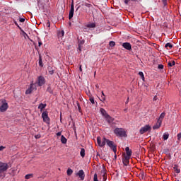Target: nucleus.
Segmentation results:
<instances>
[{
    "label": "nucleus",
    "mask_w": 181,
    "mask_h": 181,
    "mask_svg": "<svg viewBox=\"0 0 181 181\" xmlns=\"http://www.w3.org/2000/svg\"><path fill=\"white\" fill-rule=\"evenodd\" d=\"M62 136V132H59L58 133H57V136Z\"/></svg>",
    "instance_id": "obj_49"
},
{
    "label": "nucleus",
    "mask_w": 181,
    "mask_h": 181,
    "mask_svg": "<svg viewBox=\"0 0 181 181\" xmlns=\"http://www.w3.org/2000/svg\"><path fill=\"white\" fill-rule=\"evenodd\" d=\"M175 181H179V180H176Z\"/></svg>",
    "instance_id": "obj_60"
},
{
    "label": "nucleus",
    "mask_w": 181,
    "mask_h": 181,
    "mask_svg": "<svg viewBox=\"0 0 181 181\" xmlns=\"http://www.w3.org/2000/svg\"><path fill=\"white\" fill-rule=\"evenodd\" d=\"M162 125V119H158L157 123L153 127V129H159Z\"/></svg>",
    "instance_id": "obj_14"
},
{
    "label": "nucleus",
    "mask_w": 181,
    "mask_h": 181,
    "mask_svg": "<svg viewBox=\"0 0 181 181\" xmlns=\"http://www.w3.org/2000/svg\"><path fill=\"white\" fill-rule=\"evenodd\" d=\"M163 64H158V69H159L160 70H163Z\"/></svg>",
    "instance_id": "obj_43"
},
{
    "label": "nucleus",
    "mask_w": 181,
    "mask_h": 181,
    "mask_svg": "<svg viewBox=\"0 0 181 181\" xmlns=\"http://www.w3.org/2000/svg\"><path fill=\"white\" fill-rule=\"evenodd\" d=\"M42 45H43V43H42V41H40V39L38 38V46H39V47H40L42 46Z\"/></svg>",
    "instance_id": "obj_45"
},
{
    "label": "nucleus",
    "mask_w": 181,
    "mask_h": 181,
    "mask_svg": "<svg viewBox=\"0 0 181 181\" xmlns=\"http://www.w3.org/2000/svg\"><path fill=\"white\" fill-rule=\"evenodd\" d=\"M127 111H128V109H124V112H127Z\"/></svg>",
    "instance_id": "obj_57"
},
{
    "label": "nucleus",
    "mask_w": 181,
    "mask_h": 181,
    "mask_svg": "<svg viewBox=\"0 0 181 181\" xmlns=\"http://www.w3.org/2000/svg\"><path fill=\"white\" fill-rule=\"evenodd\" d=\"M3 149H5V146H0V151H2Z\"/></svg>",
    "instance_id": "obj_51"
},
{
    "label": "nucleus",
    "mask_w": 181,
    "mask_h": 181,
    "mask_svg": "<svg viewBox=\"0 0 181 181\" xmlns=\"http://www.w3.org/2000/svg\"><path fill=\"white\" fill-rule=\"evenodd\" d=\"M84 43H85L84 40H81V41L79 42L78 45H80L81 46L82 45H84Z\"/></svg>",
    "instance_id": "obj_46"
},
{
    "label": "nucleus",
    "mask_w": 181,
    "mask_h": 181,
    "mask_svg": "<svg viewBox=\"0 0 181 181\" xmlns=\"http://www.w3.org/2000/svg\"><path fill=\"white\" fill-rule=\"evenodd\" d=\"M136 0H124V4L125 5H128L129 3H130L131 1H135Z\"/></svg>",
    "instance_id": "obj_37"
},
{
    "label": "nucleus",
    "mask_w": 181,
    "mask_h": 181,
    "mask_svg": "<svg viewBox=\"0 0 181 181\" xmlns=\"http://www.w3.org/2000/svg\"><path fill=\"white\" fill-rule=\"evenodd\" d=\"M95 26V23H89L86 25V28H88V29H94Z\"/></svg>",
    "instance_id": "obj_17"
},
{
    "label": "nucleus",
    "mask_w": 181,
    "mask_h": 181,
    "mask_svg": "<svg viewBox=\"0 0 181 181\" xmlns=\"http://www.w3.org/2000/svg\"><path fill=\"white\" fill-rule=\"evenodd\" d=\"M175 64H176V62H175V61H173V62H168L169 67H173Z\"/></svg>",
    "instance_id": "obj_32"
},
{
    "label": "nucleus",
    "mask_w": 181,
    "mask_h": 181,
    "mask_svg": "<svg viewBox=\"0 0 181 181\" xmlns=\"http://www.w3.org/2000/svg\"><path fill=\"white\" fill-rule=\"evenodd\" d=\"M115 159L116 160L117 159V153H115Z\"/></svg>",
    "instance_id": "obj_58"
},
{
    "label": "nucleus",
    "mask_w": 181,
    "mask_h": 181,
    "mask_svg": "<svg viewBox=\"0 0 181 181\" xmlns=\"http://www.w3.org/2000/svg\"><path fill=\"white\" fill-rule=\"evenodd\" d=\"M9 169V165L6 163H2L0 161V173H4Z\"/></svg>",
    "instance_id": "obj_3"
},
{
    "label": "nucleus",
    "mask_w": 181,
    "mask_h": 181,
    "mask_svg": "<svg viewBox=\"0 0 181 181\" xmlns=\"http://www.w3.org/2000/svg\"><path fill=\"white\" fill-rule=\"evenodd\" d=\"M76 176H78L81 180H84V177H86V174H84V170H80L78 173H76Z\"/></svg>",
    "instance_id": "obj_11"
},
{
    "label": "nucleus",
    "mask_w": 181,
    "mask_h": 181,
    "mask_svg": "<svg viewBox=\"0 0 181 181\" xmlns=\"http://www.w3.org/2000/svg\"><path fill=\"white\" fill-rule=\"evenodd\" d=\"M77 106H78V108L80 111V110H81V107L80 106V103H77Z\"/></svg>",
    "instance_id": "obj_48"
},
{
    "label": "nucleus",
    "mask_w": 181,
    "mask_h": 181,
    "mask_svg": "<svg viewBox=\"0 0 181 181\" xmlns=\"http://www.w3.org/2000/svg\"><path fill=\"white\" fill-rule=\"evenodd\" d=\"M156 100H158V96H154V98H153V101H156Z\"/></svg>",
    "instance_id": "obj_52"
},
{
    "label": "nucleus",
    "mask_w": 181,
    "mask_h": 181,
    "mask_svg": "<svg viewBox=\"0 0 181 181\" xmlns=\"http://www.w3.org/2000/svg\"><path fill=\"white\" fill-rule=\"evenodd\" d=\"M163 138L164 141H167V139L169 138V133H164L163 135Z\"/></svg>",
    "instance_id": "obj_26"
},
{
    "label": "nucleus",
    "mask_w": 181,
    "mask_h": 181,
    "mask_svg": "<svg viewBox=\"0 0 181 181\" xmlns=\"http://www.w3.org/2000/svg\"><path fill=\"white\" fill-rule=\"evenodd\" d=\"M103 180H107V173H104L103 175Z\"/></svg>",
    "instance_id": "obj_44"
},
{
    "label": "nucleus",
    "mask_w": 181,
    "mask_h": 181,
    "mask_svg": "<svg viewBox=\"0 0 181 181\" xmlns=\"http://www.w3.org/2000/svg\"><path fill=\"white\" fill-rule=\"evenodd\" d=\"M37 84L38 87H42V86H44V84H46V79L45 78V76H38Z\"/></svg>",
    "instance_id": "obj_4"
},
{
    "label": "nucleus",
    "mask_w": 181,
    "mask_h": 181,
    "mask_svg": "<svg viewBox=\"0 0 181 181\" xmlns=\"http://www.w3.org/2000/svg\"><path fill=\"white\" fill-rule=\"evenodd\" d=\"M89 101H90L91 104H95V102L94 101L93 97H90Z\"/></svg>",
    "instance_id": "obj_36"
},
{
    "label": "nucleus",
    "mask_w": 181,
    "mask_h": 181,
    "mask_svg": "<svg viewBox=\"0 0 181 181\" xmlns=\"http://www.w3.org/2000/svg\"><path fill=\"white\" fill-rule=\"evenodd\" d=\"M114 134H115L117 136H120L122 138H125L127 136V132H125V129H124V128H115L114 130Z\"/></svg>",
    "instance_id": "obj_1"
},
{
    "label": "nucleus",
    "mask_w": 181,
    "mask_h": 181,
    "mask_svg": "<svg viewBox=\"0 0 181 181\" xmlns=\"http://www.w3.org/2000/svg\"><path fill=\"white\" fill-rule=\"evenodd\" d=\"M109 45L110 46V47H114V46H115V42L114 41H110L109 42Z\"/></svg>",
    "instance_id": "obj_35"
},
{
    "label": "nucleus",
    "mask_w": 181,
    "mask_h": 181,
    "mask_svg": "<svg viewBox=\"0 0 181 181\" xmlns=\"http://www.w3.org/2000/svg\"><path fill=\"white\" fill-rule=\"evenodd\" d=\"M122 47L126 49V50H132V45L129 42H124Z\"/></svg>",
    "instance_id": "obj_12"
},
{
    "label": "nucleus",
    "mask_w": 181,
    "mask_h": 181,
    "mask_svg": "<svg viewBox=\"0 0 181 181\" xmlns=\"http://www.w3.org/2000/svg\"><path fill=\"white\" fill-rule=\"evenodd\" d=\"M31 177H33V174H28V175H26L25 177V179H30Z\"/></svg>",
    "instance_id": "obj_33"
},
{
    "label": "nucleus",
    "mask_w": 181,
    "mask_h": 181,
    "mask_svg": "<svg viewBox=\"0 0 181 181\" xmlns=\"http://www.w3.org/2000/svg\"><path fill=\"white\" fill-rule=\"evenodd\" d=\"M79 70L80 71H83V69H81V65H80Z\"/></svg>",
    "instance_id": "obj_55"
},
{
    "label": "nucleus",
    "mask_w": 181,
    "mask_h": 181,
    "mask_svg": "<svg viewBox=\"0 0 181 181\" xmlns=\"http://www.w3.org/2000/svg\"><path fill=\"white\" fill-rule=\"evenodd\" d=\"M63 36H64V30H61L58 32V37L59 39H63Z\"/></svg>",
    "instance_id": "obj_18"
},
{
    "label": "nucleus",
    "mask_w": 181,
    "mask_h": 181,
    "mask_svg": "<svg viewBox=\"0 0 181 181\" xmlns=\"http://www.w3.org/2000/svg\"><path fill=\"white\" fill-rule=\"evenodd\" d=\"M139 76H140V77L141 78V80H143V81H145V76H144V72L139 71Z\"/></svg>",
    "instance_id": "obj_27"
},
{
    "label": "nucleus",
    "mask_w": 181,
    "mask_h": 181,
    "mask_svg": "<svg viewBox=\"0 0 181 181\" xmlns=\"http://www.w3.org/2000/svg\"><path fill=\"white\" fill-rule=\"evenodd\" d=\"M74 16V3L72 1L71 4V9L69 11V20L72 19Z\"/></svg>",
    "instance_id": "obj_9"
},
{
    "label": "nucleus",
    "mask_w": 181,
    "mask_h": 181,
    "mask_svg": "<svg viewBox=\"0 0 181 181\" xmlns=\"http://www.w3.org/2000/svg\"><path fill=\"white\" fill-rule=\"evenodd\" d=\"M163 118H165V112H163L160 114L158 119H161V122H162V119H163Z\"/></svg>",
    "instance_id": "obj_34"
},
{
    "label": "nucleus",
    "mask_w": 181,
    "mask_h": 181,
    "mask_svg": "<svg viewBox=\"0 0 181 181\" xmlns=\"http://www.w3.org/2000/svg\"><path fill=\"white\" fill-rule=\"evenodd\" d=\"M36 90V85L32 82L30 83V88H28L25 91V94H31L32 91Z\"/></svg>",
    "instance_id": "obj_7"
},
{
    "label": "nucleus",
    "mask_w": 181,
    "mask_h": 181,
    "mask_svg": "<svg viewBox=\"0 0 181 181\" xmlns=\"http://www.w3.org/2000/svg\"><path fill=\"white\" fill-rule=\"evenodd\" d=\"M21 30V32L23 33V36H24V37H26V36L28 37V34L23 30Z\"/></svg>",
    "instance_id": "obj_39"
},
{
    "label": "nucleus",
    "mask_w": 181,
    "mask_h": 181,
    "mask_svg": "<svg viewBox=\"0 0 181 181\" xmlns=\"http://www.w3.org/2000/svg\"><path fill=\"white\" fill-rule=\"evenodd\" d=\"M47 70H48V73H49V74H51V75L54 74V70L53 69V68H52V66H49L47 67Z\"/></svg>",
    "instance_id": "obj_19"
},
{
    "label": "nucleus",
    "mask_w": 181,
    "mask_h": 181,
    "mask_svg": "<svg viewBox=\"0 0 181 181\" xmlns=\"http://www.w3.org/2000/svg\"><path fill=\"white\" fill-rule=\"evenodd\" d=\"M131 158H129V157H124L122 159V162L123 164L124 165V166H128V165H129V160Z\"/></svg>",
    "instance_id": "obj_15"
},
{
    "label": "nucleus",
    "mask_w": 181,
    "mask_h": 181,
    "mask_svg": "<svg viewBox=\"0 0 181 181\" xmlns=\"http://www.w3.org/2000/svg\"><path fill=\"white\" fill-rule=\"evenodd\" d=\"M151 129H152V127H151L149 124H146L140 129L139 133L141 134V135H143V134H145V132H148V131H151Z\"/></svg>",
    "instance_id": "obj_6"
},
{
    "label": "nucleus",
    "mask_w": 181,
    "mask_h": 181,
    "mask_svg": "<svg viewBox=\"0 0 181 181\" xmlns=\"http://www.w3.org/2000/svg\"><path fill=\"white\" fill-rule=\"evenodd\" d=\"M46 104L40 103L38 106V110H40V111H43L44 108H46Z\"/></svg>",
    "instance_id": "obj_20"
},
{
    "label": "nucleus",
    "mask_w": 181,
    "mask_h": 181,
    "mask_svg": "<svg viewBox=\"0 0 181 181\" xmlns=\"http://www.w3.org/2000/svg\"><path fill=\"white\" fill-rule=\"evenodd\" d=\"M97 142H98V146L101 147V144H102L101 143V137H100V136L97 137Z\"/></svg>",
    "instance_id": "obj_31"
},
{
    "label": "nucleus",
    "mask_w": 181,
    "mask_h": 181,
    "mask_svg": "<svg viewBox=\"0 0 181 181\" xmlns=\"http://www.w3.org/2000/svg\"><path fill=\"white\" fill-rule=\"evenodd\" d=\"M47 91L49 93V94H53V90L52 89V87H50L49 86L47 87Z\"/></svg>",
    "instance_id": "obj_30"
},
{
    "label": "nucleus",
    "mask_w": 181,
    "mask_h": 181,
    "mask_svg": "<svg viewBox=\"0 0 181 181\" xmlns=\"http://www.w3.org/2000/svg\"><path fill=\"white\" fill-rule=\"evenodd\" d=\"M107 141H109V140L107 139L105 137L103 139V141H101V148H103V146H105V144H107Z\"/></svg>",
    "instance_id": "obj_22"
},
{
    "label": "nucleus",
    "mask_w": 181,
    "mask_h": 181,
    "mask_svg": "<svg viewBox=\"0 0 181 181\" xmlns=\"http://www.w3.org/2000/svg\"><path fill=\"white\" fill-rule=\"evenodd\" d=\"M101 98H102L101 101H105V95L104 94V92H102Z\"/></svg>",
    "instance_id": "obj_38"
},
{
    "label": "nucleus",
    "mask_w": 181,
    "mask_h": 181,
    "mask_svg": "<svg viewBox=\"0 0 181 181\" xmlns=\"http://www.w3.org/2000/svg\"><path fill=\"white\" fill-rule=\"evenodd\" d=\"M105 121H107V124H109V125H112L114 124V121L115 120V119H114L112 117H111L110 115H107L105 117Z\"/></svg>",
    "instance_id": "obj_8"
},
{
    "label": "nucleus",
    "mask_w": 181,
    "mask_h": 181,
    "mask_svg": "<svg viewBox=\"0 0 181 181\" xmlns=\"http://www.w3.org/2000/svg\"><path fill=\"white\" fill-rule=\"evenodd\" d=\"M14 23H15L16 26H17V28H18V29H20V30H22V28H21V26H19V24H18V23L16 21H14Z\"/></svg>",
    "instance_id": "obj_40"
},
{
    "label": "nucleus",
    "mask_w": 181,
    "mask_h": 181,
    "mask_svg": "<svg viewBox=\"0 0 181 181\" xmlns=\"http://www.w3.org/2000/svg\"><path fill=\"white\" fill-rule=\"evenodd\" d=\"M167 0H163V2L165 4V2H166Z\"/></svg>",
    "instance_id": "obj_59"
},
{
    "label": "nucleus",
    "mask_w": 181,
    "mask_h": 181,
    "mask_svg": "<svg viewBox=\"0 0 181 181\" xmlns=\"http://www.w3.org/2000/svg\"><path fill=\"white\" fill-rule=\"evenodd\" d=\"M19 21L23 23L25 22V18H20Z\"/></svg>",
    "instance_id": "obj_50"
},
{
    "label": "nucleus",
    "mask_w": 181,
    "mask_h": 181,
    "mask_svg": "<svg viewBox=\"0 0 181 181\" xmlns=\"http://www.w3.org/2000/svg\"><path fill=\"white\" fill-rule=\"evenodd\" d=\"M80 155L82 158H84V156H86V150L84 148L81 149Z\"/></svg>",
    "instance_id": "obj_24"
},
{
    "label": "nucleus",
    "mask_w": 181,
    "mask_h": 181,
    "mask_svg": "<svg viewBox=\"0 0 181 181\" xmlns=\"http://www.w3.org/2000/svg\"><path fill=\"white\" fill-rule=\"evenodd\" d=\"M173 169L175 173H180V169H179V166H177V165H174Z\"/></svg>",
    "instance_id": "obj_21"
},
{
    "label": "nucleus",
    "mask_w": 181,
    "mask_h": 181,
    "mask_svg": "<svg viewBox=\"0 0 181 181\" xmlns=\"http://www.w3.org/2000/svg\"><path fill=\"white\" fill-rule=\"evenodd\" d=\"M125 151H126L127 156H124V157L131 158V155H132V151L129 149V147H126Z\"/></svg>",
    "instance_id": "obj_13"
},
{
    "label": "nucleus",
    "mask_w": 181,
    "mask_h": 181,
    "mask_svg": "<svg viewBox=\"0 0 181 181\" xmlns=\"http://www.w3.org/2000/svg\"><path fill=\"white\" fill-rule=\"evenodd\" d=\"M78 50H80V52H81V45H80V44H78Z\"/></svg>",
    "instance_id": "obj_53"
},
{
    "label": "nucleus",
    "mask_w": 181,
    "mask_h": 181,
    "mask_svg": "<svg viewBox=\"0 0 181 181\" xmlns=\"http://www.w3.org/2000/svg\"><path fill=\"white\" fill-rule=\"evenodd\" d=\"M8 110V103L4 102L2 105L0 106V111L1 112H5Z\"/></svg>",
    "instance_id": "obj_10"
},
{
    "label": "nucleus",
    "mask_w": 181,
    "mask_h": 181,
    "mask_svg": "<svg viewBox=\"0 0 181 181\" xmlns=\"http://www.w3.org/2000/svg\"><path fill=\"white\" fill-rule=\"evenodd\" d=\"M61 142L62 144H67V139L63 135L61 136Z\"/></svg>",
    "instance_id": "obj_23"
},
{
    "label": "nucleus",
    "mask_w": 181,
    "mask_h": 181,
    "mask_svg": "<svg viewBox=\"0 0 181 181\" xmlns=\"http://www.w3.org/2000/svg\"><path fill=\"white\" fill-rule=\"evenodd\" d=\"M66 173L68 176H71V175H73V170H71V168H68Z\"/></svg>",
    "instance_id": "obj_28"
},
{
    "label": "nucleus",
    "mask_w": 181,
    "mask_h": 181,
    "mask_svg": "<svg viewBox=\"0 0 181 181\" xmlns=\"http://www.w3.org/2000/svg\"><path fill=\"white\" fill-rule=\"evenodd\" d=\"M42 118L43 119L44 122H46V124L50 123V118H49V115L47 111L43 112L42 113Z\"/></svg>",
    "instance_id": "obj_5"
},
{
    "label": "nucleus",
    "mask_w": 181,
    "mask_h": 181,
    "mask_svg": "<svg viewBox=\"0 0 181 181\" xmlns=\"http://www.w3.org/2000/svg\"><path fill=\"white\" fill-rule=\"evenodd\" d=\"M45 26L46 28H50V21H47L46 23H45Z\"/></svg>",
    "instance_id": "obj_42"
},
{
    "label": "nucleus",
    "mask_w": 181,
    "mask_h": 181,
    "mask_svg": "<svg viewBox=\"0 0 181 181\" xmlns=\"http://www.w3.org/2000/svg\"><path fill=\"white\" fill-rule=\"evenodd\" d=\"M129 100V98H127V100L126 102V104H128V100Z\"/></svg>",
    "instance_id": "obj_56"
},
{
    "label": "nucleus",
    "mask_w": 181,
    "mask_h": 181,
    "mask_svg": "<svg viewBox=\"0 0 181 181\" xmlns=\"http://www.w3.org/2000/svg\"><path fill=\"white\" fill-rule=\"evenodd\" d=\"M177 139H178V141H180V140H181V133H179V134H177Z\"/></svg>",
    "instance_id": "obj_47"
},
{
    "label": "nucleus",
    "mask_w": 181,
    "mask_h": 181,
    "mask_svg": "<svg viewBox=\"0 0 181 181\" xmlns=\"http://www.w3.org/2000/svg\"><path fill=\"white\" fill-rule=\"evenodd\" d=\"M35 138H36V139H39V138H40V136L36 135V136H35Z\"/></svg>",
    "instance_id": "obj_54"
},
{
    "label": "nucleus",
    "mask_w": 181,
    "mask_h": 181,
    "mask_svg": "<svg viewBox=\"0 0 181 181\" xmlns=\"http://www.w3.org/2000/svg\"><path fill=\"white\" fill-rule=\"evenodd\" d=\"M107 141V145L110 148V149H112L114 153H117V145L114 144V141L111 140H106Z\"/></svg>",
    "instance_id": "obj_2"
},
{
    "label": "nucleus",
    "mask_w": 181,
    "mask_h": 181,
    "mask_svg": "<svg viewBox=\"0 0 181 181\" xmlns=\"http://www.w3.org/2000/svg\"><path fill=\"white\" fill-rule=\"evenodd\" d=\"M100 112L102 114L103 117H104V118H105L106 117H107V115H109L108 113H107V111L104 110V108H100Z\"/></svg>",
    "instance_id": "obj_16"
},
{
    "label": "nucleus",
    "mask_w": 181,
    "mask_h": 181,
    "mask_svg": "<svg viewBox=\"0 0 181 181\" xmlns=\"http://www.w3.org/2000/svg\"><path fill=\"white\" fill-rule=\"evenodd\" d=\"M83 32H88V27H87V25H85V27L83 29Z\"/></svg>",
    "instance_id": "obj_41"
},
{
    "label": "nucleus",
    "mask_w": 181,
    "mask_h": 181,
    "mask_svg": "<svg viewBox=\"0 0 181 181\" xmlns=\"http://www.w3.org/2000/svg\"><path fill=\"white\" fill-rule=\"evenodd\" d=\"M165 47L166 49H168V47H170V49H172V47H173V45L170 44V42H168L167 44H165Z\"/></svg>",
    "instance_id": "obj_29"
},
{
    "label": "nucleus",
    "mask_w": 181,
    "mask_h": 181,
    "mask_svg": "<svg viewBox=\"0 0 181 181\" xmlns=\"http://www.w3.org/2000/svg\"><path fill=\"white\" fill-rule=\"evenodd\" d=\"M38 63L40 67H43V63L42 62V56L40 55L39 56Z\"/></svg>",
    "instance_id": "obj_25"
}]
</instances>
